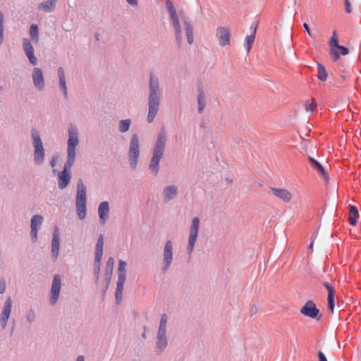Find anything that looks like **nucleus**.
<instances>
[{"mask_svg":"<svg viewBox=\"0 0 361 361\" xmlns=\"http://www.w3.org/2000/svg\"><path fill=\"white\" fill-rule=\"evenodd\" d=\"M344 2H345V12L347 13H350L352 12V7H351L350 2L349 1V0H344Z\"/></svg>","mask_w":361,"mask_h":361,"instance_id":"obj_45","label":"nucleus"},{"mask_svg":"<svg viewBox=\"0 0 361 361\" xmlns=\"http://www.w3.org/2000/svg\"><path fill=\"white\" fill-rule=\"evenodd\" d=\"M55 162H56L55 160L52 159L51 163L52 167H54L55 166Z\"/></svg>","mask_w":361,"mask_h":361,"instance_id":"obj_52","label":"nucleus"},{"mask_svg":"<svg viewBox=\"0 0 361 361\" xmlns=\"http://www.w3.org/2000/svg\"><path fill=\"white\" fill-rule=\"evenodd\" d=\"M109 205L108 202H102L99 204L98 207V214L99 219L102 220V224H104L109 217Z\"/></svg>","mask_w":361,"mask_h":361,"instance_id":"obj_19","label":"nucleus"},{"mask_svg":"<svg viewBox=\"0 0 361 361\" xmlns=\"http://www.w3.org/2000/svg\"><path fill=\"white\" fill-rule=\"evenodd\" d=\"M104 238L100 235L95 247V262L100 264L103 255Z\"/></svg>","mask_w":361,"mask_h":361,"instance_id":"obj_21","label":"nucleus"},{"mask_svg":"<svg viewBox=\"0 0 361 361\" xmlns=\"http://www.w3.org/2000/svg\"><path fill=\"white\" fill-rule=\"evenodd\" d=\"M76 211L80 219L82 220L85 218L87 214V196L86 187L82 180H78L77 183V195H76Z\"/></svg>","mask_w":361,"mask_h":361,"instance_id":"obj_5","label":"nucleus"},{"mask_svg":"<svg viewBox=\"0 0 361 361\" xmlns=\"http://www.w3.org/2000/svg\"><path fill=\"white\" fill-rule=\"evenodd\" d=\"M114 266V259L112 257H110L106 263V268L109 269L111 271H112V269Z\"/></svg>","mask_w":361,"mask_h":361,"instance_id":"obj_46","label":"nucleus"},{"mask_svg":"<svg viewBox=\"0 0 361 361\" xmlns=\"http://www.w3.org/2000/svg\"><path fill=\"white\" fill-rule=\"evenodd\" d=\"M6 283L4 280L0 282V293L3 294L6 291Z\"/></svg>","mask_w":361,"mask_h":361,"instance_id":"obj_47","label":"nucleus"},{"mask_svg":"<svg viewBox=\"0 0 361 361\" xmlns=\"http://www.w3.org/2000/svg\"><path fill=\"white\" fill-rule=\"evenodd\" d=\"M140 155V148H139V138L136 134L132 135L130 147H129V152L128 157L130 164L132 169H135L136 168L138 157Z\"/></svg>","mask_w":361,"mask_h":361,"instance_id":"obj_6","label":"nucleus"},{"mask_svg":"<svg viewBox=\"0 0 361 361\" xmlns=\"http://www.w3.org/2000/svg\"><path fill=\"white\" fill-rule=\"evenodd\" d=\"M338 49L340 51V54L343 56H345L349 53L348 49L343 46L338 45V47H336V50Z\"/></svg>","mask_w":361,"mask_h":361,"instance_id":"obj_44","label":"nucleus"},{"mask_svg":"<svg viewBox=\"0 0 361 361\" xmlns=\"http://www.w3.org/2000/svg\"><path fill=\"white\" fill-rule=\"evenodd\" d=\"M56 2L57 0H48L41 3L39 6V8L45 12H51L54 10Z\"/></svg>","mask_w":361,"mask_h":361,"instance_id":"obj_26","label":"nucleus"},{"mask_svg":"<svg viewBox=\"0 0 361 361\" xmlns=\"http://www.w3.org/2000/svg\"><path fill=\"white\" fill-rule=\"evenodd\" d=\"M310 161L312 164V166L316 170H317L321 173V175L324 177V178L326 180V181L328 182L329 181V175H328L327 172L324 170L322 165L320 163H319L317 160H315L314 159H313L312 157H310Z\"/></svg>","mask_w":361,"mask_h":361,"instance_id":"obj_24","label":"nucleus"},{"mask_svg":"<svg viewBox=\"0 0 361 361\" xmlns=\"http://www.w3.org/2000/svg\"><path fill=\"white\" fill-rule=\"evenodd\" d=\"M318 357H319V361H327V359H326L325 355L322 351H319L318 353Z\"/></svg>","mask_w":361,"mask_h":361,"instance_id":"obj_48","label":"nucleus"},{"mask_svg":"<svg viewBox=\"0 0 361 361\" xmlns=\"http://www.w3.org/2000/svg\"><path fill=\"white\" fill-rule=\"evenodd\" d=\"M313 245H314V243H313V242H312V243H310V246H309V248H310V249H312V247H313Z\"/></svg>","mask_w":361,"mask_h":361,"instance_id":"obj_53","label":"nucleus"},{"mask_svg":"<svg viewBox=\"0 0 361 361\" xmlns=\"http://www.w3.org/2000/svg\"><path fill=\"white\" fill-rule=\"evenodd\" d=\"M183 27L189 44H192L194 42L193 26L191 21L187 17H182Z\"/></svg>","mask_w":361,"mask_h":361,"instance_id":"obj_16","label":"nucleus"},{"mask_svg":"<svg viewBox=\"0 0 361 361\" xmlns=\"http://www.w3.org/2000/svg\"><path fill=\"white\" fill-rule=\"evenodd\" d=\"M306 111H314L317 109V104L314 99H310L306 101L305 104Z\"/></svg>","mask_w":361,"mask_h":361,"instance_id":"obj_35","label":"nucleus"},{"mask_svg":"<svg viewBox=\"0 0 361 361\" xmlns=\"http://www.w3.org/2000/svg\"><path fill=\"white\" fill-rule=\"evenodd\" d=\"M255 33H256V30L255 29L252 31V34L250 35H247L245 39V48L247 51V52H250L251 49H252V44L255 42Z\"/></svg>","mask_w":361,"mask_h":361,"instance_id":"obj_29","label":"nucleus"},{"mask_svg":"<svg viewBox=\"0 0 361 361\" xmlns=\"http://www.w3.org/2000/svg\"><path fill=\"white\" fill-rule=\"evenodd\" d=\"M323 285L328 290V295H331V294H335V290H334V287L331 285L330 283L329 282H324L323 283Z\"/></svg>","mask_w":361,"mask_h":361,"instance_id":"obj_43","label":"nucleus"},{"mask_svg":"<svg viewBox=\"0 0 361 361\" xmlns=\"http://www.w3.org/2000/svg\"><path fill=\"white\" fill-rule=\"evenodd\" d=\"M28 59H29V61L32 64V65H36L37 63V58L34 55V51H32V52H30V53H27L26 54Z\"/></svg>","mask_w":361,"mask_h":361,"instance_id":"obj_42","label":"nucleus"},{"mask_svg":"<svg viewBox=\"0 0 361 361\" xmlns=\"http://www.w3.org/2000/svg\"><path fill=\"white\" fill-rule=\"evenodd\" d=\"M177 192L178 188L175 185H170L165 188L163 190L164 200L168 202L173 200L177 195Z\"/></svg>","mask_w":361,"mask_h":361,"instance_id":"obj_22","label":"nucleus"},{"mask_svg":"<svg viewBox=\"0 0 361 361\" xmlns=\"http://www.w3.org/2000/svg\"><path fill=\"white\" fill-rule=\"evenodd\" d=\"M334 297L335 294L328 295V307L332 313L334 309Z\"/></svg>","mask_w":361,"mask_h":361,"instance_id":"obj_38","label":"nucleus"},{"mask_svg":"<svg viewBox=\"0 0 361 361\" xmlns=\"http://www.w3.org/2000/svg\"><path fill=\"white\" fill-rule=\"evenodd\" d=\"M43 222V216L41 215H35L31 219V236L34 241L37 239V231Z\"/></svg>","mask_w":361,"mask_h":361,"instance_id":"obj_14","label":"nucleus"},{"mask_svg":"<svg viewBox=\"0 0 361 361\" xmlns=\"http://www.w3.org/2000/svg\"><path fill=\"white\" fill-rule=\"evenodd\" d=\"M329 44L331 48V54L333 56L334 61H337L340 59V54L337 50H336V47H338V35L336 30L333 32V35L329 40Z\"/></svg>","mask_w":361,"mask_h":361,"instance_id":"obj_17","label":"nucleus"},{"mask_svg":"<svg viewBox=\"0 0 361 361\" xmlns=\"http://www.w3.org/2000/svg\"><path fill=\"white\" fill-rule=\"evenodd\" d=\"M167 324V316L164 314L161 317L160 325L158 331L157 336H166Z\"/></svg>","mask_w":361,"mask_h":361,"instance_id":"obj_28","label":"nucleus"},{"mask_svg":"<svg viewBox=\"0 0 361 361\" xmlns=\"http://www.w3.org/2000/svg\"><path fill=\"white\" fill-rule=\"evenodd\" d=\"M79 143L78 133L76 128L71 126L68 128V140L67 148V161L62 171L59 172V188L64 189L69 183L71 175V171L75 162V148Z\"/></svg>","mask_w":361,"mask_h":361,"instance_id":"obj_1","label":"nucleus"},{"mask_svg":"<svg viewBox=\"0 0 361 361\" xmlns=\"http://www.w3.org/2000/svg\"><path fill=\"white\" fill-rule=\"evenodd\" d=\"M126 263L123 260H119L118 268V277L121 276L123 278L126 277Z\"/></svg>","mask_w":361,"mask_h":361,"instance_id":"obj_33","label":"nucleus"},{"mask_svg":"<svg viewBox=\"0 0 361 361\" xmlns=\"http://www.w3.org/2000/svg\"><path fill=\"white\" fill-rule=\"evenodd\" d=\"M32 81L36 87L42 90L44 87L43 73L39 68H35L32 73Z\"/></svg>","mask_w":361,"mask_h":361,"instance_id":"obj_18","label":"nucleus"},{"mask_svg":"<svg viewBox=\"0 0 361 361\" xmlns=\"http://www.w3.org/2000/svg\"><path fill=\"white\" fill-rule=\"evenodd\" d=\"M173 259V244L171 240H168L164 250V262L165 264L164 269L166 271L171 265Z\"/></svg>","mask_w":361,"mask_h":361,"instance_id":"obj_13","label":"nucleus"},{"mask_svg":"<svg viewBox=\"0 0 361 361\" xmlns=\"http://www.w3.org/2000/svg\"><path fill=\"white\" fill-rule=\"evenodd\" d=\"M300 313L306 317L314 319L318 316L319 310L313 301L308 300L301 308Z\"/></svg>","mask_w":361,"mask_h":361,"instance_id":"obj_10","label":"nucleus"},{"mask_svg":"<svg viewBox=\"0 0 361 361\" xmlns=\"http://www.w3.org/2000/svg\"><path fill=\"white\" fill-rule=\"evenodd\" d=\"M60 290H61V279H60V277L56 275L54 276V278L53 279L51 291H50V295H51L50 303L51 305H55V303L56 302V301L59 298V296Z\"/></svg>","mask_w":361,"mask_h":361,"instance_id":"obj_11","label":"nucleus"},{"mask_svg":"<svg viewBox=\"0 0 361 361\" xmlns=\"http://www.w3.org/2000/svg\"><path fill=\"white\" fill-rule=\"evenodd\" d=\"M28 59H29V61L32 64V65H36L37 63V58L34 55V51H32V52H30V53H27L26 54Z\"/></svg>","mask_w":361,"mask_h":361,"instance_id":"obj_40","label":"nucleus"},{"mask_svg":"<svg viewBox=\"0 0 361 361\" xmlns=\"http://www.w3.org/2000/svg\"><path fill=\"white\" fill-rule=\"evenodd\" d=\"M166 144V133L162 131L159 133L155 147L153 151V156L150 161L149 169L152 173L157 175L159 171V164L161 159Z\"/></svg>","mask_w":361,"mask_h":361,"instance_id":"obj_3","label":"nucleus"},{"mask_svg":"<svg viewBox=\"0 0 361 361\" xmlns=\"http://www.w3.org/2000/svg\"><path fill=\"white\" fill-rule=\"evenodd\" d=\"M28 59H29V61L32 64V65H36L37 63V58L34 55V51H32V52H30V53H27L26 54Z\"/></svg>","mask_w":361,"mask_h":361,"instance_id":"obj_41","label":"nucleus"},{"mask_svg":"<svg viewBox=\"0 0 361 361\" xmlns=\"http://www.w3.org/2000/svg\"><path fill=\"white\" fill-rule=\"evenodd\" d=\"M130 124V119L121 120L120 121L119 130L121 132L124 133L128 130Z\"/></svg>","mask_w":361,"mask_h":361,"instance_id":"obj_36","label":"nucleus"},{"mask_svg":"<svg viewBox=\"0 0 361 361\" xmlns=\"http://www.w3.org/2000/svg\"><path fill=\"white\" fill-rule=\"evenodd\" d=\"M303 27L305 28V30H306V32H307L308 35H309L310 37H312V32H311V31H310V27H309L308 24H307V23H305L303 24Z\"/></svg>","mask_w":361,"mask_h":361,"instance_id":"obj_49","label":"nucleus"},{"mask_svg":"<svg viewBox=\"0 0 361 361\" xmlns=\"http://www.w3.org/2000/svg\"><path fill=\"white\" fill-rule=\"evenodd\" d=\"M59 252V233L57 228L55 229L53 234L51 242V255L54 259H56Z\"/></svg>","mask_w":361,"mask_h":361,"instance_id":"obj_20","label":"nucleus"},{"mask_svg":"<svg viewBox=\"0 0 361 361\" xmlns=\"http://www.w3.org/2000/svg\"><path fill=\"white\" fill-rule=\"evenodd\" d=\"M23 48L25 54L34 51V49L27 39H23Z\"/></svg>","mask_w":361,"mask_h":361,"instance_id":"obj_37","label":"nucleus"},{"mask_svg":"<svg viewBox=\"0 0 361 361\" xmlns=\"http://www.w3.org/2000/svg\"><path fill=\"white\" fill-rule=\"evenodd\" d=\"M125 281L126 278H123V276H121L120 277H118L116 290L115 293L117 302H120L122 300V295L124 288Z\"/></svg>","mask_w":361,"mask_h":361,"instance_id":"obj_23","label":"nucleus"},{"mask_svg":"<svg viewBox=\"0 0 361 361\" xmlns=\"http://www.w3.org/2000/svg\"><path fill=\"white\" fill-rule=\"evenodd\" d=\"M11 307H12V300L11 298H7L6 300L3 310L1 314V324L3 329H5L7 324L8 319L11 314Z\"/></svg>","mask_w":361,"mask_h":361,"instance_id":"obj_12","label":"nucleus"},{"mask_svg":"<svg viewBox=\"0 0 361 361\" xmlns=\"http://www.w3.org/2000/svg\"><path fill=\"white\" fill-rule=\"evenodd\" d=\"M76 361H85L84 360V357L83 356H78Z\"/></svg>","mask_w":361,"mask_h":361,"instance_id":"obj_51","label":"nucleus"},{"mask_svg":"<svg viewBox=\"0 0 361 361\" xmlns=\"http://www.w3.org/2000/svg\"><path fill=\"white\" fill-rule=\"evenodd\" d=\"M167 345V341L166 336H157V348L161 350L165 348Z\"/></svg>","mask_w":361,"mask_h":361,"instance_id":"obj_34","label":"nucleus"},{"mask_svg":"<svg viewBox=\"0 0 361 361\" xmlns=\"http://www.w3.org/2000/svg\"><path fill=\"white\" fill-rule=\"evenodd\" d=\"M32 137L33 139V145L35 147L34 159L35 161L39 164L42 163L44 157V151L42 142L40 139L39 133L33 130L32 132Z\"/></svg>","mask_w":361,"mask_h":361,"instance_id":"obj_7","label":"nucleus"},{"mask_svg":"<svg viewBox=\"0 0 361 361\" xmlns=\"http://www.w3.org/2000/svg\"><path fill=\"white\" fill-rule=\"evenodd\" d=\"M200 227V219L198 217H194L192 220V224L190 229V235L188 239V251L190 254L194 249Z\"/></svg>","mask_w":361,"mask_h":361,"instance_id":"obj_8","label":"nucleus"},{"mask_svg":"<svg viewBox=\"0 0 361 361\" xmlns=\"http://www.w3.org/2000/svg\"><path fill=\"white\" fill-rule=\"evenodd\" d=\"M126 1L131 6H137L138 0H126Z\"/></svg>","mask_w":361,"mask_h":361,"instance_id":"obj_50","label":"nucleus"},{"mask_svg":"<svg viewBox=\"0 0 361 361\" xmlns=\"http://www.w3.org/2000/svg\"><path fill=\"white\" fill-rule=\"evenodd\" d=\"M166 7L169 13L170 19L171 21L173 30L174 31L176 40L177 42V44L180 48L182 45L183 42V35H182V29L180 25V19L178 15L176 12V10L173 6V4L171 1L167 0L166 1Z\"/></svg>","mask_w":361,"mask_h":361,"instance_id":"obj_4","label":"nucleus"},{"mask_svg":"<svg viewBox=\"0 0 361 361\" xmlns=\"http://www.w3.org/2000/svg\"><path fill=\"white\" fill-rule=\"evenodd\" d=\"M4 16L1 12H0V44L3 42L4 35Z\"/></svg>","mask_w":361,"mask_h":361,"instance_id":"obj_39","label":"nucleus"},{"mask_svg":"<svg viewBox=\"0 0 361 361\" xmlns=\"http://www.w3.org/2000/svg\"><path fill=\"white\" fill-rule=\"evenodd\" d=\"M216 37L219 39L221 47L229 46L231 44V33L228 27L220 26L216 29Z\"/></svg>","mask_w":361,"mask_h":361,"instance_id":"obj_9","label":"nucleus"},{"mask_svg":"<svg viewBox=\"0 0 361 361\" xmlns=\"http://www.w3.org/2000/svg\"><path fill=\"white\" fill-rule=\"evenodd\" d=\"M317 68H318V74H317L318 79L321 81H326L327 79L328 73H327V71H326L325 67L321 63H317Z\"/></svg>","mask_w":361,"mask_h":361,"instance_id":"obj_30","label":"nucleus"},{"mask_svg":"<svg viewBox=\"0 0 361 361\" xmlns=\"http://www.w3.org/2000/svg\"><path fill=\"white\" fill-rule=\"evenodd\" d=\"M30 35L34 42L37 43L39 42L38 27L36 24H32L30 26Z\"/></svg>","mask_w":361,"mask_h":361,"instance_id":"obj_31","label":"nucleus"},{"mask_svg":"<svg viewBox=\"0 0 361 361\" xmlns=\"http://www.w3.org/2000/svg\"><path fill=\"white\" fill-rule=\"evenodd\" d=\"M271 191L274 196L283 200L285 202H289L293 198V195L290 191L283 188H271Z\"/></svg>","mask_w":361,"mask_h":361,"instance_id":"obj_15","label":"nucleus"},{"mask_svg":"<svg viewBox=\"0 0 361 361\" xmlns=\"http://www.w3.org/2000/svg\"><path fill=\"white\" fill-rule=\"evenodd\" d=\"M58 75H59L60 87H61V90L63 91L64 96L66 97H67V88H66V84L65 73H64V71L62 68H59Z\"/></svg>","mask_w":361,"mask_h":361,"instance_id":"obj_25","label":"nucleus"},{"mask_svg":"<svg viewBox=\"0 0 361 361\" xmlns=\"http://www.w3.org/2000/svg\"><path fill=\"white\" fill-rule=\"evenodd\" d=\"M358 215L357 209L354 205H350L348 221L351 225L355 226L357 224Z\"/></svg>","mask_w":361,"mask_h":361,"instance_id":"obj_27","label":"nucleus"},{"mask_svg":"<svg viewBox=\"0 0 361 361\" xmlns=\"http://www.w3.org/2000/svg\"><path fill=\"white\" fill-rule=\"evenodd\" d=\"M160 104V90L157 79H155L152 75L150 76L149 81V113L147 121L152 123L157 114Z\"/></svg>","mask_w":361,"mask_h":361,"instance_id":"obj_2","label":"nucleus"},{"mask_svg":"<svg viewBox=\"0 0 361 361\" xmlns=\"http://www.w3.org/2000/svg\"><path fill=\"white\" fill-rule=\"evenodd\" d=\"M197 99H198V111L200 113H202L205 106V97L202 90H200Z\"/></svg>","mask_w":361,"mask_h":361,"instance_id":"obj_32","label":"nucleus"}]
</instances>
